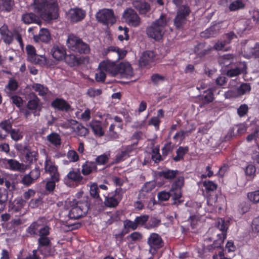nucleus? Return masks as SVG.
Masks as SVG:
<instances>
[{"label":"nucleus","instance_id":"5701e85b","mask_svg":"<svg viewBox=\"0 0 259 259\" xmlns=\"http://www.w3.org/2000/svg\"><path fill=\"white\" fill-rule=\"evenodd\" d=\"M156 54L153 51H146L143 52L139 60V65L140 67H145L154 62Z\"/></svg>","mask_w":259,"mask_h":259},{"label":"nucleus","instance_id":"5fc2aeb1","mask_svg":"<svg viewBox=\"0 0 259 259\" xmlns=\"http://www.w3.org/2000/svg\"><path fill=\"white\" fill-rule=\"evenodd\" d=\"M251 89V86L248 83H243L237 88L240 96L249 93Z\"/></svg>","mask_w":259,"mask_h":259},{"label":"nucleus","instance_id":"9b49d317","mask_svg":"<svg viewBox=\"0 0 259 259\" xmlns=\"http://www.w3.org/2000/svg\"><path fill=\"white\" fill-rule=\"evenodd\" d=\"M28 101L26 107L31 111L34 116L39 115L41 110L40 100L34 93H30L28 96Z\"/></svg>","mask_w":259,"mask_h":259},{"label":"nucleus","instance_id":"473e14b6","mask_svg":"<svg viewBox=\"0 0 259 259\" xmlns=\"http://www.w3.org/2000/svg\"><path fill=\"white\" fill-rule=\"evenodd\" d=\"M119 74L122 77H131L133 76V68L129 64L120 63Z\"/></svg>","mask_w":259,"mask_h":259},{"label":"nucleus","instance_id":"c03bdc74","mask_svg":"<svg viewBox=\"0 0 259 259\" xmlns=\"http://www.w3.org/2000/svg\"><path fill=\"white\" fill-rule=\"evenodd\" d=\"M191 133V131H184L181 130L179 132H177L173 136L172 139L176 143L179 141V144H181L182 141L184 140L186 136H188Z\"/></svg>","mask_w":259,"mask_h":259},{"label":"nucleus","instance_id":"f03ea898","mask_svg":"<svg viewBox=\"0 0 259 259\" xmlns=\"http://www.w3.org/2000/svg\"><path fill=\"white\" fill-rule=\"evenodd\" d=\"M169 21L167 15L161 13L159 18L156 19L150 26L146 28V34L149 37L156 41L160 40L163 37Z\"/></svg>","mask_w":259,"mask_h":259},{"label":"nucleus","instance_id":"7ed1b4c3","mask_svg":"<svg viewBox=\"0 0 259 259\" xmlns=\"http://www.w3.org/2000/svg\"><path fill=\"white\" fill-rule=\"evenodd\" d=\"M69 204L71 209L68 216L71 220H77L84 217L90 206L89 198L87 196L73 199Z\"/></svg>","mask_w":259,"mask_h":259},{"label":"nucleus","instance_id":"e2e57ef3","mask_svg":"<svg viewBox=\"0 0 259 259\" xmlns=\"http://www.w3.org/2000/svg\"><path fill=\"white\" fill-rule=\"evenodd\" d=\"M90 193L93 198H99V189L96 184H93L91 186Z\"/></svg>","mask_w":259,"mask_h":259},{"label":"nucleus","instance_id":"e433bc0d","mask_svg":"<svg viewBox=\"0 0 259 259\" xmlns=\"http://www.w3.org/2000/svg\"><path fill=\"white\" fill-rule=\"evenodd\" d=\"M47 140L52 145L56 147H59L61 144V138L60 135L55 132H52L47 136Z\"/></svg>","mask_w":259,"mask_h":259},{"label":"nucleus","instance_id":"a878e982","mask_svg":"<svg viewBox=\"0 0 259 259\" xmlns=\"http://www.w3.org/2000/svg\"><path fill=\"white\" fill-rule=\"evenodd\" d=\"M71 22L77 23L83 20L86 15L85 12L80 8L71 9L68 12Z\"/></svg>","mask_w":259,"mask_h":259},{"label":"nucleus","instance_id":"0e129e2a","mask_svg":"<svg viewBox=\"0 0 259 259\" xmlns=\"http://www.w3.org/2000/svg\"><path fill=\"white\" fill-rule=\"evenodd\" d=\"M170 197V193L165 191H160L158 193L157 197L159 201H165L169 199Z\"/></svg>","mask_w":259,"mask_h":259},{"label":"nucleus","instance_id":"a211bd4d","mask_svg":"<svg viewBox=\"0 0 259 259\" xmlns=\"http://www.w3.org/2000/svg\"><path fill=\"white\" fill-rule=\"evenodd\" d=\"M51 106L55 111L68 112L71 110V106L65 99L56 98L51 102Z\"/></svg>","mask_w":259,"mask_h":259},{"label":"nucleus","instance_id":"6ab92c4d","mask_svg":"<svg viewBox=\"0 0 259 259\" xmlns=\"http://www.w3.org/2000/svg\"><path fill=\"white\" fill-rule=\"evenodd\" d=\"M246 0H220V4L227 6L231 12L237 11L244 9L245 7Z\"/></svg>","mask_w":259,"mask_h":259},{"label":"nucleus","instance_id":"412c9836","mask_svg":"<svg viewBox=\"0 0 259 259\" xmlns=\"http://www.w3.org/2000/svg\"><path fill=\"white\" fill-rule=\"evenodd\" d=\"M26 201L21 198L15 199L9 205V209L12 213L18 212L20 215H24L26 210L24 207L26 206Z\"/></svg>","mask_w":259,"mask_h":259},{"label":"nucleus","instance_id":"2f4dec72","mask_svg":"<svg viewBox=\"0 0 259 259\" xmlns=\"http://www.w3.org/2000/svg\"><path fill=\"white\" fill-rule=\"evenodd\" d=\"M204 93H206V95L200 96L198 98L200 107H202L204 105L209 104L212 102L214 99L213 92L211 89L205 91Z\"/></svg>","mask_w":259,"mask_h":259},{"label":"nucleus","instance_id":"72a5a7b5","mask_svg":"<svg viewBox=\"0 0 259 259\" xmlns=\"http://www.w3.org/2000/svg\"><path fill=\"white\" fill-rule=\"evenodd\" d=\"M189 151V147L188 146H180L176 150V156H171L172 160L176 162L183 160L184 156Z\"/></svg>","mask_w":259,"mask_h":259},{"label":"nucleus","instance_id":"39448f33","mask_svg":"<svg viewBox=\"0 0 259 259\" xmlns=\"http://www.w3.org/2000/svg\"><path fill=\"white\" fill-rule=\"evenodd\" d=\"M228 222H225L222 218L219 219L217 221V228L221 233H217V239H215L213 243L208 245L206 249L208 251H211L213 249L220 248L221 245L224 243L225 239L227 237V230L228 229Z\"/></svg>","mask_w":259,"mask_h":259},{"label":"nucleus","instance_id":"dca6fc26","mask_svg":"<svg viewBox=\"0 0 259 259\" xmlns=\"http://www.w3.org/2000/svg\"><path fill=\"white\" fill-rule=\"evenodd\" d=\"M110 119L113 120L114 122L111 123L109 127L108 133L109 135L114 138L118 137L117 132L115 131L117 130L121 131L123 129V121L122 118L118 116L115 115L109 118Z\"/></svg>","mask_w":259,"mask_h":259},{"label":"nucleus","instance_id":"cd10ccee","mask_svg":"<svg viewBox=\"0 0 259 259\" xmlns=\"http://www.w3.org/2000/svg\"><path fill=\"white\" fill-rule=\"evenodd\" d=\"M98 171L97 166L94 161L87 160L81 165V172L83 176H89Z\"/></svg>","mask_w":259,"mask_h":259},{"label":"nucleus","instance_id":"aec40b11","mask_svg":"<svg viewBox=\"0 0 259 259\" xmlns=\"http://www.w3.org/2000/svg\"><path fill=\"white\" fill-rule=\"evenodd\" d=\"M213 51V47L210 45L206 46L205 42H199L194 48V53L198 58H203L209 55Z\"/></svg>","mask_w":259,"mask_h":259},{"label":"nucleus","instance_id":"4c0bfd02","mask_svg":"<svg viewBox=\"0 0 259 259\" xmlns=\"http://www.w3.org/2000/svg\"><path fill=\"white\" fill-rule=\"evenodd\" d=\"M179 173L178 170L166 169L160 171L159 175L165 179L170 181L177 178Z\"/></svg>","mask_w":259,"mask_h":259},{"label":"nucleus","instance_id":"c9c22d12","mask_svg":"<svg viewBox=\"0 0 259 259\" xmlns=\"http://www.w3.org/2000/svg\"><path fill=\"white\" fill-rule=\"evenodd\" d=\"M34 39L44 42H48L51 39L50 33L47 29L42 28L40 30L38 35L34 36Z\"/></svg>","mask_w":259,"mask_h":259},{"label":"nucleus","instance_id":"bf43d9fd","mask_svg":"<svg viewBox=\"0 0 259 259\" xmlns=\"http://www.w3.org/2000/svg\"><path fill=\"white\" fill-rule=\"evenodd\" d=\"M123 226L125 229H131L133 230H135L138 228V226L135 220L134 221H132L130 220L126 219L123 222Z\"/></svg>","mask_w":259,"mask_h":259},{"label":"nucleus","instance_id":"69168bd1","mask_svg":"<svg viewBox=\"0 0 259 259\" xmlns=\"http://www.w3.org/2000/svg\"><path fill=\"white\" fill-rule=\"evenodd\" d=\"M21 183L26 187L30 186L32 184L34 183V181L32 178L28 175V174L25 175L21 180Z\"/></svg>","mask_w":259,"mask_h":259},{"label":"nucleus","instance_id":"052dcab7","mask_svg":"<svg viewBox=\"0 0 259 259\" xmlns=\"http://www.w3.org/2000/svg\"><path fill=\"white\" fill-rule=\"evenodd\" d=\"M248 112V107L245 104H241L237 109V114L240 117H244Z\"/></svg>","mask_w":259,"mask_h":259},{"label":"nucleus","instance_id":"de8ad7c7","mask_svg":"<svg viewBox=\"0 0 259 259\" xmlns=\"http://www.w3.org/2000/svg\"><path fill=\"white\" fill-rule=\"evenodd\" d=\"M65 62L70 66L73 67L79 64L78 59L73 54L65 56L64 58Z\"/></svg>","mask_w":259,"mask_h":259},{"label":"nucleus","instance_id":"7c9ffc66","mask_svg":"<svg viewBox=\"0 0 259 259\" xmlns=\"http://www.w3.org/2000/svg\"><path fill=\"white\" fill-rule=\"evenodd\" d=\"M246 68L247 67L245 63L239 62L234 68L228 70L227 75L230 77H234L246 71Z\"/></svg>","mask_w":259,"mask_h":259},{"label":"nucleus","instance_id":"774afa93","mask_svg":"<svg viewBox=\"0 0 259 259\" xmlns=\"http://www.w3.org/2000/svg\"><path fill=\"white\" fill-rule=\"evenodd\" d=\"M68 159L71 162H76L79 160V156L74 150H69L67 153Z\"/></svg>","mask_w":259,"mask_h":259},{"label":"nucleus","instance_id":"13d9d810","mask_svg":"<svg viewBox=\"0 0 259 259\" xmlns=\"http://www.w3.org/2000/svg\"><path fill=\"white\" fill-rule=\"evenodd\" d=\"M109 160V157L106 154H103L101 155L98 156L95 158V161H94L96 163V165H104L106 164Z\"/></svg>","mask_w":259,"mask_h":259},{"label":"nucleus","instance_id":"864d4df0","mask_svg":"<svg viewBox=\"0 0 259 259\" xmlns=\"http://www.w3.org/2000/svg\"><path fill=\"white\" fill-rule=\"evenodd\" d=\"M18 87V82L14 78H10L8 84L6 86V89L9 91L7 93L15 92L17 90Z\"/></svg>","mask_w":259,"mask_h":259},{"label":"nucleus","instance_id":"1a4fd4ad","mask_svg":"<svg viewBox=\"0 0 259 259\" xmlns=\"http://www.w3.org/2000/svg\"><path fill=\"white\" fill-rule=\"evenodd\" d=\"M16 149L24 153V161L27 164H31L37 160L38 155L37 152L32 150L29 146H22L21 144H18L16 146Z\"/></svg>","mask_w":259,"mask_h":259},{"label":"nucleus","instance_id":"ddd939ff","mask_svg":"<svg viewBox=\"0 0 259 259\" xmlns=\"http://www.w3.org/2000/svg\"><path fill=\"white\" fill-rule=\"evenodd\" d=\"M147 242L150 247L149 251L152 254L156 253L158 249L164 245V242L161 236L155 233L150 235Z\"/></svg>","mask_w":259,"mask_h":259},{"label":"nucleus","instance_id":"20e7f679","mask_svg":"<svg viewBox=\"0 0 259 259\" xmlns=\"http://www.w3.org/2000/svg\"><path fill=\"white\" fill-rule=\"evenodd\" d=\"M191 9L187 4L182 5L176 11V15L173 20L174 26L177 30H182L189 21Z\"/></svg>","mask_w":259,"mask_h":259},{"label":"nucleus","instance_id":"423d86ee","mask_svg":"<svg viewBox=\"0 0 259 259\" xmlns=\"http://www.w3.org/2000/svg\"><path fill=\"white\" fill-rule=\"evenodd\" d=\"M98 21L104 25H113L116 21L114 11L111 9L100 10L96 15Z\"/></svg>","mask_w":259,"mask_h":259},{"label":"nucleus","instance_id":"49530a36","mask_svg":"<svg viewBox=\"0 0 259 259\" xmlns=\"http://www.w3.org/2000/svg\"><path fill=\"white\" fill-rule=\"evenodd\" d=\"M256 167L253 164H248L245 168V173L247 181L252 180L255 176Z\"/></svg>","mask_w":259,"mask_h":259},{"label":"nucleus","instance_id":"58836bf2","mask_svg":"<svg viewBox=\"0 0 259 259\" xmlns=\"http://www.w3.org/2000/svg\"><path fill=\"white\" fill-rule=\"evenodd\" d=\"M207 195L211 192H214L218 188V185L214 182L210 180H204L202 183Z\"/></svg>","mask_w":259,"mask_h":259},{"label":"nucleus","instance_id":"6e6d98bb","mask_svg":"<svg viewBox=\"0 0 259 259\" xmlns=\"http://www.w3.org/2000/svg\"><path fill=\"white\" fill-rule=\"evenodd\" d=\"M174 148V145H172L171 142L165 144L161 149L162 156L165 157L169 153H172Z\"/></svg>","mask_w":259,"mask_h":259},{"label":"nucleus","instance_id":"a18cd8bd","mask_svg":"<svg viewBox=\"0 0 259 259\" xmlns=\"http://www.w3.org/2000/svg\"><path fill=\"white\" fill-rule=\"evenodd\" d=\"M171 184L170 191L182 190L184 185V178L183 176H178Z\"/></svg>","mask_w":259,"mask_h":259},{"label":"nucleus","instance_id":"f3484780","mask_svg":"<svg viewBox=\"0 0 259 259\" xmlns=\"http://www.w3.org/2000/svg\"><path fill=\"white\" fill-rule=\"evenodd\" d=\"M26 51L27 54V60L28 61L38 64H44L46 62V58L44 56H40L41 58H38L36 50L34 47L32 45H27Z\"/></svg>","mask_w":259,"mask_h":259},{"label":"nucleus","instance_id":"bb28decb","mask_svg":"<svg viewBox=\"0 0 259 259\" xmlns=\"http://www.w3.org/2000/svg\"><path fill=\"white\" fill-rule=\"evenodd\" d=\"M133 6L141 15H146L151 10L150 5L145 1H135L133 2Z\"/></svg>","mask_w":259,"mask_h":259},{"label":"nucleus","instance_id":"338daca9","mask_svg":"<svg viewBox=\"0 0 259 259\" xmlns=\"http://www.w3.org/2000/svg\"><path fill=\"white\" fill-rule=\"evenodd\" d=\"M160 123V119L158 118V117L155 116L152 117L148 121V124L153 125L156 131L159 130V125Z\"/></svg>","mask_w":259,"mask_h":259},{"label":"nucleus","instance_id":"680f3d73","mask_svg":"<svg viewBox=\"0 0 259 259\" xmlns=\"http://www.w3.org/2000/svg\"><path fill=\"white\" fill-rule=\"evenodd\" d=\"M160 220L155 217L151 218L147 225L148 226L147 228L150 229L156 228L160 225Z\"/></svg>","mask_w":259,"mask_h":259},{"label":"nucleus","instance_id":"f704fd0d","mask_svg":"<svg viewBox=\"0 0 259 259\" xmlns=\"http://www.w3.org/2000/svg\"><path fill=\"white\" fill-rule=\"evenodd\" d=\"M80 39L81 38L73 34H70L68 36L67 45L71 50L74 52L75 50H77L76 48L80 43Z\"/></svg>","mask_w":259,"mask_h":259},{"label":"nucleus","instance_id":"c85d7f7f","mask_svg":"<svg viewBox=\"0 0 259 259\" xmlns=\"http://www.w3.org/2000/svg\"><path fill=\"white\" fill-rule=\"evenodd\" d=\"M14 33L8 28L7 25H4L0 28V34L3 41L7 45L12 43L14 39Z\"/></svg>","mask_w":259,"mask_h":259},{"label":"nucleus","instance_id":"a19ab883","mask_svg":"<svg viewBox=\"0 0 259 259\" xmlns=\"http://www.w3.org/2000/svg\"><path fill=\"white\" fill-rule=\"evenodd\" d=\"M14 6V0H0V11L2 12H10Z\"/></svg>","mask_w":259,"mask_h":259},{"label":"nucleus","instance_id":"3c124183","mask_svg":"<svg viewBox=\"0 0 259 259\" xmlns=\"http://www.w3.org/2000/svg\"><path fill=\"white\" fill-rule=\"evenodd\" d=\"M222 61L221 64L226 67H228L233 63L234 60V55L231 54L224 55L222 57Z\"/></svg>","mask_w":259,"mask_h":259},{"label":"nucleus","instance_id":"09e8293b","mask_svg":"<svg viewBox=\"0 0 259 259\" xmlns=\"http://www.w3.org/2000/svg\"><path fill=\"white\" fill-rule=\"evenodd\" d=\"M8 96L10 98L12 103L18 108H21L23 104L22 98L18 95H13L12 93H8Z\"/></svg>","mask_w":259,"mask_h":259},{"label":"nucleus","instance_id":"9d476101","mask_svg":"<svg viewBox=\"0 0 259 259\" xmlns=\"http://www.w3.org/2000/svg\"><path fill=\"white\" fill-rule=\"evenodd\" d=\"M84 178L81 175L79 169L77 171L72 170L69 171L66 177L64 179V183L69 187H74L76 185L83 183Z\"/></svg>","mask_w":259,"mask_h":259},{"label":"nucleus","instance_id":"b1692460","mask_svg":"<svg viewBox=\"0 0 259 259\" xmlns=\"http://www.w3.org/2000/svg\"><path fill=\"white\" fill-rule=\"evenodd\" d=\"M12 121L10 119H5L0 122V141L6 139L13 128Z\"/></svg>","mask_w":259,"mask_h":259},{"label":"nucleus","instance_id":"0eeeda50","mask_svg":"<svg viewBox=\"0 0 259 259\" xmlns=\"http://www.w3.org/2000/svg\"><path fill=\"white\" fill-rule=\"evenodd\" d=\"M124 192L121 188H117L105 196L104 203L108 207H116L123 198Z\"/></svg>","mask_w":259,"mask_h":259},{"label":"nucleus","instance_id":"c756f323","mask_svg":"<svg viewBox=\"0 0 259 259\" xmlns=\"http://www.w3.org/2000/svg\"><path fill=\"white\" fill-rule=\"evenodd\" d=\"M21 20L26 24L35 23L40 25L41 24V20L40 18L33 13L23 14L21 17Z\"/></svg>","mask_w":259,"mask_h":259},{"label":"nucleus","instance_id":"2eb2a0df","mask_svg":"<svg viewBox=\"0 0 259 259\" xmlns=\"http://www.w3.org/2000/svg\"><path fill=\"white\" fill-rule=\"evenodd\" d=\"M2 164L6 169L14 171L23 172L25 171L26 168V165L24 164L20 163L17 160L13 159H3Z\"/></svg>","mask_w":259,"mask_h":259},{"label":"nucleus","instance_id":"8fccbe9b","mask_svg":"<svg viewBox=\"0 0 259 259\" xmlns=\"http://www.w3.org/2000/svg\"><path fill=\"white\" fill-rule=\"evenodd\" d=\"M76 49L77 50H75L74 52H78L80 54H87L89 53L90 52L89 46L87 44L84 42L81 39H80V43Z\"/></svg>","mask_w":259,"mask_h":259},{"label":"nucleus","instance_id":"4be33fe9","mask_svg":"<svg viewBox=\"0 0 259 259\" xmlns=\"http://www.w3.org/2000/svg\"><path fill=\"white\" fill-rule=\"evenodd\" d=\"M88 126L95 136L101 137L105 134V128L107 124L100 120H92L89 122Z\"/></svg>","mask_w":259,"mask_h":259},{"label":"nucleus","instance_id":"f257e3e1","mask_svg":"<svg viewBox=\"0 0 259 259\" xmlns=\"http://www.w3.org/2000/svg\"><path fill=\"white\" fill-rule=\"evenodd\" d=\"M34 9L47 21L56 19L59 17L58 5L55 0H34Z\"/></svg>","mask_w":259,"mask_h":259},{"label":"nucleus","instance_id":"6e6552de","mask_svg":"<svg viewBox=\"0 0 259 259\" xmlns=\"http://www.w3.org/2000/svg\"><path fill=\"white\" fill-rule=\"evenodd\" d=\"M122 19L130 26L136 27L141 24V18L132 8H126L122 14Z\"/></svg>","mask_w":259,"mask_h":259},{"label":"nucleus","instance_id":"f8f14e48","mask_svg":"<svg viewBox=\"0 0 259 259\" xmlns=\"http://www.w3.org/2000/svg\"><path fill=\"white\" fill-rule=\"evenodd\" d=\"M44 169L46 173L50 174L51 179L55 180L56 181H60V174L58 166L55 165V162L53 161L48 156H47L45 161Z\"/></svg>","mask_w":259,"mask_h":259},{"label":"nucleus","instance_id":"393cba45","mask_svg":"<svg viewBox=\"0 0 259 259\" xmlns=\"http://www.w3.org/2000/svg\"><path fill=\"white\" fill-rule=\"evenodd\" d=\"M52 57L58 61L64 59L66 54L65 48L60 44H55L51 50Z\"/></svg>","mask_w":259,"mask_h":259},{"label":"nucleus","instance_id":"4468645a","mask_svg":"<svg viewBox=\"0 0 259 259\" xmlns=\"http://www.w3.org/2000/svg\"><path fill=\"white\" fill-rule=\"evenodd\" d=\"M120 63H116L109 60L101 62L98 66L99 69L104 70L111 75L115 76L119 74Z\"/></svg>","mask_w":259,"mask_h":259},{"label":"nucleus","instance_id":"603ef678","mask_svg":"<svg viewBox=\"0 0 259 259\" xmlns=\"http://www.w3.org/2000/svg\"><path fill=\"white\" fill-rule=\"evenodd\" d=\"M9 135H10L11 139L16 142L21 140L23 137L22 132L18 128H13Z\"/></svg>","mask_w":259,"mask_h":259},{"label":"nucleus","instance_id":"ea45409f","mask_svg":"<svg viewBox=\"0 0 259 259\" xmlns=\"http://www.w3.org/2000/svg\"><path fill=\"white\" fill-rule=\"evenodd\" d=\"M217 26H211L206 29L205 31L202 32L200 35L202 37L208 38L215 37L219 33V29L217 28Z\"/></svg>","mask_w":259,"mask_h":259},{"label":"nucleus","instance_id":"37998d69","mask_svg":"<svg viewBox=\"0 0 259 259\" xmlns=\"http://www.w3.org/2000/svg\"><path fill=\"white\" fill-rule=\"evenodd\" d=\"M32 89L37 92L40 96H45L49 92V89L47 87L38 83L33 84L32 85Z\"/></svg>","mask_w":259,"mask_h":259},{"label":"nucleus","instance_id":"79ce46f5","mask_svg":"<svg viewBox=\"0 0 259 259\" xmlns=\"http://www.w3.org/2000/svg\"><path fill=\"white\" fill-rule=\"evenodd\" d=\"M170 196L172 197V199L174 200V202L172 203L173 205H180L182 204L184 200L181 199L182 197V190H177L175 191H170Z\"/></svg>","mask_w":259,"mask_h":259},{"label":"nucleus","instance_id":"4d7b16f0","mask_svg":"<svg viewBox=\"0 0 259 259\" xmlns=\"http://www.w3.org/2000/svg\"><path fill=\"white\" fill-rule=\"evenodd\" d=\"M248 199L253 203L259 202V190L248 192L247 194Z\"/></svg>","mask_w":259,"mask_h":259}]
</instances>
